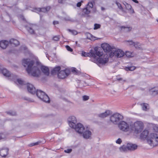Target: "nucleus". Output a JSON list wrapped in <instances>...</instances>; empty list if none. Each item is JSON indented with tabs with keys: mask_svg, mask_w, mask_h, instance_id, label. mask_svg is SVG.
Masks as SVG:
<instances>
[{
	"mask_svg": "<svg viewBox=\"0 0 158 158\" xmlns=\"http://www.w3.org/2000/svg\"><path fill=\"white\" fill-rule=\"evenodd\" d=\"M122 142L121 139L119 138L116 141V143L118 144H120Z\"/></svg>",
	"mask_w": 158,
	"mask_h": 158,
	"instance_id": "48",
	"label": "nucleus"
},
{
	"mask_svg": "<svg viewBox=\"0 0 158 158\" xmlns=\"http://www.w3.org/2000/svg\"><path fill=\"white\" fill-rule=\"evenodd\" d=\"M21 17L23 19V20H25V19L24 18V17H23V16H21Z\"/></svg>",
	"mask_w": 158,
	"mask_h": 158,
	"instance_id": "56",
	"label": "nucleus"
},
{
	"mask_svg": "<svg viewBox=\"0 0 158 158\" xmlns=\"http://www.w3.org/2000/svg\"><path fill=\"white\" fill-rule=\"evenodd\" d=\"M27 100H28V101H30L29 98H28V99H27Z\"/></svg>",
	"mask_w": 158,
	"mask_h": 158,
	"instance_id": "58",
	"label": "nucleus"
},
{
	"mask_svg": "<svg viewBox=\"0 0 158 158\" xmlns=\"http://www.w3.org/2000/svg\"><path fill=\"white\" fill-rule=\"evenodd\" d=\"M36 96L39 98L43 101L47 103L50 102L49 98L45 92L40 90L37 89L35 92Z\"/></svg>",
	"mask_w": 158,
	"mask_h": 158,
	"instance_id": "5",
	"label": "nucleus"
},
{
	"mask_svg": "<svg viewBox=\"0 0 158 158\" xmlns=\"http://www.w3.org/2000/svg\"><path fill=\"white\" fill-rule=\"evenodd\" d=\"M101 10L102 11L104 10H105V8L103 7H101Z\"/></svg>",
	"mask_w": 158,
	"mask_h": 158,
	"instance_id": "54",
	"label": "nucleus"
},
{
	"mask_svg": "<svg viewBox=\"0 0 158 158\" xmlns=\"http://www.w3.org/2000/svg\"><path fill=\"white\" fill-rule=\"evenodd\" d=\"M2 139V137H1V136L0 135V139Z\"/></svg>",
	"mask_w": 158,
	"mask_h": 158,
	"instance_id": "57",
	"label": "nucleus"
},
{
	"mask_svg": "<svg viewBox=\"0 0 158 158\" xmlns=\"http://www.w3.org/2000/svg\"><path fill=\"white\" fill-rule=\"evenodd\" d=\"M34 11L38 13L40 11H42L44 12H47L46 11V9L45 8H35L34 9Z\"/></svg>",
	"mask_w": 158,
	"mask_h": 158,
	"instance_id": "28",
	"label": "nucleus"
},
{
	"mask_svg": "<svg viewBox=\"0 0 158 158\" xmlns=\"http://www.w3.org/2000/svg\"><path fill=\"white\" fill-rule=\"evenodd\" d=\"M87 38L88 39H91V38H90V37L91 38H93V36L92 35L90 34V33H87Z\"/></svg>",
	"mask_w": 158,
	"mask_h": 158,
	"instance_id": "47",
	"label": "nucleus"
},
{
	"mask_svg": "<svg viewBox=\"0 0 158 158\" xmlns=\"http://www.w3.org/2000/svg\"><path fill=\"white\" fill-rule=\"evenodd\" d=\"M66 48L70 52H72L73 51V49H72L68 45H66Z\"/></svg>",
	"mask_w": 158,
	"mask_h": 158,
	"instance_id": "46",
	"label": "nucleus"
},
{
	"mask_svg": "<svg viewBox=\"0 0 158 158\" xmlns=\"http://www.w3.org/2000/svg\"><path fill=\"white\" fill-rule=\"evenodd\" d=\"M101 26L100 25L98 24L95 23L94 25V29H97L100 28Z\"/></svg>",
	"mask_w": 158,
	"mask_h": 158,
	"instance_id": "42",
	"label": "nucleus"
},
{
	"mask_svg": "<svg viewBox=\"0 0 158 158\" xmlns=\"http://www.w3.org/2000/svg\"><path fill=\"white\" fill-rule=\"evenodd\" d=\"M101 46L105 52H109V54L111 52L112 49L114 48H111L109 44L106 43L102 44Z\"/></svg>",
	"mask_w": 158,
	"mask_h": 158,
	"instance_id": "13",
	"label": "nucleus"
},
{
	"mask_svg": "<svg viewBox=\"0 0 158 158\" xmlns=\"http://www.w3.org/2000/svg\"><path fill=\"white\" fill-rule=\"evenodd\" d=\"M68 30L70 32L72 35H76L77 34L78 32H77L75 30H71L69 29H68Z\"/></svg>",
	"mask_w": 158,
	"mask_h": 158,
	"instance_id": "37",
	"label": "nucleus"
},
{
	"mask_svg": "<svg viewBox=\"0 0 158 158\" xmlns=\"http://www.w3.org/2000/svg\"><path fill=\"white\" fill-rule=\"evenodd\" d=\"M96 56L97 55L95 54V57L93 58H91L90 60L92 61L97 64L99 66H100L101 64H104L107 62L108 58L107 56L106 57L102 58L97 57Z\"/></svg>",
	"mask_w": 158,
	"mask_h": 158,
	"instance_id": "8",
	"label": "nucleus"
},
{
	"mask_svg": "<svg viewBox=\"0 0 158 158\" xmlns=\"http://www.w3.org/2000/svg\"><path fill=\"white\" fill-rule=\"evenodd\" d=\"M109 56L112 57L115 56L117 58H121L124 55V52L121 49H117L115 48H113L111 50V52L109 54Z\"/></svg>",
	"mask_w": 158,
	"mask_h": 158,
	"instance_id": "7",
	"label": "nucleus"
},
{
	"mask_svg": "<svg viewBox=\"0 0 158 158\" xmlns=\"http://www.w3.org/2000/svg\"><path fill=\"white\" fill-rule=\"evenodd\" d=\"M135 67L134 66H130L126 67L125 69L126 71H132L135 69Z\"/></svg>",
	"mask_w": 158,
	"mask_h": 158,
	"instance_id": "35",
	"label": "nucleus"
},
{
	"mask_svg": "<svg viewBox=\"0 0 158 158\" xmlns=\"http://www.w3.org/2000/svg\"><path fill=\"white\" fill-rule=\"evenodd\" d=\"M68 122L69 126L73 128L75 127L76 125L77 119L75 116H71L68 118Z\"/></svg>",
	"mask_w": 158,
	"mask_h": 158,
	"instance_id": "10",
	"label": "nucleus"
},
{
	"mask_svg": "<svg viewBox=\"0 0 158 158\" xmlns=\"http://www.w3.org/2000/svg\"><path fill=\"white\" fill-rule=\"evenodd\" d=\"M115 3L117 5V6L118 8H119L120 10H121L123 12H125L123 9L122 6V5L120 3L117 2H116Z\"/></svg>",
	"mask_w": 158,
	"mask_h": 158,
	"instance_id": "31",
	"label": "nucleus"
},
{
	"mask_svg": "<svg viewBox=\"0 0 158 158\" xmlns=\"http://www.w3.org/2000/svg\"><path fill=\"white\" fill-rule=\"evenodd\" d=\"M59 36H55L53 38V40L55 41H57L59 40Z\"/></svg>",
	"mask_w": 158,
	"mask_h": 158,
	"instance_id": "45",
	"label": "nucleus"
},
{
	"mask_svg": "<svg viewBox=\"0 0 158 158\" xmlns=\"http://www.w3.org/2000/svg\"><path fill=\"white\" fill-rule=\"evenodd\" d=\"M53 24L54 25L57 24H59V22L57 21H55L53 22Z\"/></svg>",
	"mask_w": 158,
	"mask_h": 158,
	"instance_id": "53",
	"label": "nucleus"
},
{
	"mask_svg": "<svg viewBox=\"0 0 158 158\" xmlns=\"http://www.w3.org/2000/svg\"><path fill=\"white\" fill-rule=\"evenodd\" d=\"M68 73L66 70L60 71L58 74V76L59 78L63 79L68 75Z\"/></svg>",
	"mask_w": 158,
	"mask_h": 158,
	"instance_id": "17",
	"label": "nucleus"
},
{
	"mask_svg": "<svg viewBox=\"0 0 158 158\" xmlns=\"http://www.w3.org/2000/svg\"><path fill=\"white\" fill-rule=\"evenodd\" d=\"M117 79L119 81L122 80V79L121 78H118Z\"/></svg>",
	"mask_w": 158,
	"mask_h": 158,
	"instance_id": "55",
	"label": "nucleus"
},
{
	"mask_svg": "<svg viewBox=\"0 0 158 158\" xmlns=\"http://www.w3.org/2000/svg\"><path fill=\"white\" fill-rule=\"evenodd\" d=\"M37 26L34 25H33L31 27H28L27 29L28 32L31 34H34L35 30H36Z\"/></svg>",
	"mask_w": 158,
	"mask_h": 158,
	"instance_id": "22",
	"label": "nucleus"
},
{
	"mask_svg": "<svg viewBox=\"0 0 158 158\" xmlns=\"http://www.w3.org/2000/svg\"><path fill=\"white\" fill-rule=\"evenodd\" d=\"M72 151V149H68L66 150H64V152L68 153H71Z\"/></svg>",
	"mask_w": 158,
	"mask_h": 158,
	"instance_id": "44",
	"label": "nucleus"
},
{
	"mask_svg": "<svg viewBox=\"0 0 158 158\" xmlns=\"http://www.w3.org/2000/svg\"><path fill=\"white\" fill-rule=\"evenodd\" d=\"M95 54L97 56L100 57L103 55L102 51H101L98 47H95L94 50H91L89 52H82V56L86 57H91V58H93L95 57Z\"/></svg>",
	"mask_w": 158,
	"mask_h": 158,
	"instance_id": "2",
	"label": "nucleus"
},
{
	"mask_svg": "<svg viewBox=\"0 0 158 158\" xmlns=\"http://www.w3.org/2000/svg\"><path fill=\"white\" fill-rule=\"evenodd\" d=\"M154 130L156 132H158V127L156 126L153 127Z\"/></svg>",
	"mask_w": 158,
	"mask_h": 158,
	"instance_id": "50",
	"label": "nucleus"
},
{
	"mask_svg": "<svg viewBox=\"0 0 158 158\" xmlns=\"http://www.w3.org/2000/svg\"><path fill=\"white\" fill-rule=\"evenodd\" d=\"M157 22H158V20H157Z\"/></svg>",
	"mask_w": 158,
	"mask_h": 158,
	"instance_id": "60",
	"label": "nucleus"
},
{
	"mask_svg": "<svg viewBox=\"0 0 158 158\" xmlns=\"http://www.w3.org/2000/svg\"><path fill=\"white\" fill-rule=\"evenodd\" d=\"M82 134L83 137L86 139H90L92 135L91 132L89 130H86L83 132Z\"/></svg>",
	"mask_w": 158,
	"mask_h": 158,
	"instance_id": "14",
	"label": "nucleus"
},
{
	"mask_svg": "<svg viewBox=\"0 0 158 158\" xmlns=\"http://www.w3.org/2000/svg\"><path fill=\"white\" fill-rule=\"evenodd\" d=\"M83 100L85 101L87 100L89 98V97L88 96L86 95H84L82 97Z\"/></svg>",
	"mask_w": 158,
	"mask_h": 158,
	"instance_id": "43",
	"label": "nucleus"
},
{
	"mask_svg": "<svg viewBox=\"0 0 158 158\" xmlns=\"http://www.w3.org/2000/svg\"><path fill=\"white\" fill-rule=\"evenodd\" d=\"M111 114V111L110 110H106V111L104 113H102L98 114V116L99 117L102 118H104L110 115Z\"/></svg>",
	"mask_w": 158,
	"mask_h": 158,
	"instance_id": "16",
	"label": "nucleus"
},
{
	"mask_svg": "<svg viewBox=\"0 0 158 158\" xmlns=\"http://www.w3.org/2000/svg\"><path fill=\"white\" fill-rule=\"evenodd\" d=\"M123 116L118 113L114 114L110 117L111 122L114 124H117L120 120L122 119Z\"/></svg>",
	"mask_w": 158,
	"mask_h": 158,
	"instance_id": "9",
	"label": "nucleus"
},
{
	"mask_svg": "<svg viewBox=\"0 0 158 158\" xmlns=\"http://www.w3.org/2000/svg\"><path fill=\"white\" fill-rule=\"evenodd\" d=\"M71 71L73 73L77 75H79L81 74L80 72L75 68L72 69Z\"/></svg>",
	"mask_w": 158,
	"mask_h": 158,
	"instance_id": "30",
	"label": "nucleus"
},
{
	"mask_svg": "<svg viewBox=\"0 0 158 158\" xmlns=\"http://www.w3.org/2000/svg\"><path fill=\"white\" fill-rule=\"evenodd\" d=\"M73 128L76 131L80 134L82 133L85 130L84 126L80 123H78L75 125V127Z\"/></svg>",
	"mask_w": 158,
	"mask_h": 158,
	"instance_id": "11",
	"label": "nucleus"
},
{
	"mask_svg": "<svg viewBox=\"0 0 158 158\" xmlns=\"http://www.w3.org/2000/svg\"><path fill=\"white\" fill-rule=\"evenodd\" d=\"M143 128V123L140 121H137L132 125L131 132L134 131L135 133L138 134L142 131Z\"/></svg>",
	"mask_w": 158,
	"mask_h": 158,
	"instance_id": "4",
	"label": "nucleus"
},
{
	"mask_svg": "<svg viewBox=\"0 0 158 158\" xmlns=\"http://www.w3.org/2000/svg\"><path fill=\"white\" fill-rule=\"evenodd\" d=\"M93 7V4L92 2H89L86 7L83 9V12L85 14H89Z\"/></svg>",
	"mask_w": 158,
	"mask_h": 158,
	"instance_id": "12",
	"label": "nucleus"
},
{
	"mask_svg": "<svg viewBox=\"0 0 158 158\" xmlns=\"http://www.w3.org/2000/svg\"><path fill=\"white\" fill-rule=\"evenodd\" d=\"M60 69V66H57L54 68L51 71V73L54 75L56 74H58L59 71Z\"/></svg>",
	"mask_w": 158,
	"mask_h": 158,
	"instance_id": "26",
	"label": "nucleus"
},
{
	"mask_svg": "<svg viewBox=\"0 0 158 158\" xmlns=\"http://www.w3.org/2000/svg\"><path fill=\"white\" fill-rule=\"evenodd\" d=\"M15 78H17V77H16V76H15Z\"/></svg>",
	"mask_w": 158,
	"mask_h": 158,
	"instance_id": "59",
	"label": "nucleus"
},
{
	"mask_svg": "<svg viewBox=\"0 0 158 158\" xmlns=\"http://www.w3.org/2000/svg\"><path fill=\"white\" fill-rule=\"evenodd\" d=\"M2 73L6 77H12L13 75H11L10 72L6 69H4L2 70Z\"/></svg>",
	"mask_w": 158,
	"mask_h": 158,
	"instance_id": "23",
	"label": "nucleus"
},
{
	"mask_svg": "<svg viewBox=\"0 0 158 158\" xmlns=\"http://www.w3.org/2000/svg\"><path fill=\"white\" fill-rule=\"evenodd\" d=\"M40 143V142H36L34 143H32V144H31V146H33L34 145H38V144H39V143Z\"/></svg>",
	"mask_w": 158,
	"mask_h": 158,
	"instance_id": "51",
	"label": "nucleus"
},
{
	"mask_svg": "<svg viewBox=\"0 0 158 158\" xmlns=\"http://www.w3.org/2000/svg\"><path fill=\"white\" fill-rule=\"evenodd\" d=\"M83 2L82 1H81L80 2H78L77 4V6L78 7H80L81 6V3Z\"/></svg>",
	"mask_w": 158,
	"mask_h": 158,
	"instance_id": "49",
	"label": "nucleus"
},
{
	"mask_svg": "<svg viewBox=\"0 0 158 158\" xmlns=\"http://www.w3.org/2000/svg\"><path fill=\"white\" fill-rule=\"evenodd\" d=\"M148 133V130H144L140 135L141 139H146L147 140V138L149 135Z\"/></svg>",
	"mask_w": 158,
	"mask_h": 158,
	"instance_id": "19",
	"label": "nucleus"
},
{
	"mask_svg": "<svg viewBox=\"0 0 158 158\" xmlns=\"http://www.w3.org/2000/svg\"><path fill=\"white\" fill-rule=\"evenodd\" d=\"M41 69L42 72L46 75L48 76L49 74V69L48 67L45 66H42Z\"/></svg>",
	"mask_w": 158,
	"mask_h": 158,
	"instance_id": "20",
	"label": "nucleus"
},
{
	"mask_svg": "<svg viewBox=\"0 0 158 158\" xmlns=\"http://www.w3.org/2000/svg\"><path fill=\"white\" fill-rule=\"evenodd\" d=\"M124 4L125 5V7L127 9L129 10H131V11L132 10V13H134V10L133 9L131 10L132 6L131 5L127 3V2H125V4Z\"/></svg>",
	"mask_w": 158,
	"mask_h": 158,
	"instance_id": "29",
	"label": "nucleus"
},
{
	"mask_svg": "<svg viewBox=\"0 0 158 158\" xmlns=\"http://www.w3.org/2000/svg\"><path fill=\"white\" fill-rule=\"evenodd\" d=\"M126 42H128L129 43V44H127L129 45H131V46H134V45L135 43V42H133L132 40H126L125 41Z\"/></svg>",
	"mask_w": 158,
	"mask_h": 158,
	"instance_id": "33",
	"label": "nucleus"
},
{
	"mask_svg": "<svg viewBox=\"0 0 158 158\" xmlns=\"http://www.w3.org/2000/svg\"><path fill=\"white\" fill-rule=\"evenodd\" d=\"M6 113L11 116H15L16 115V113L14 111H10L6 112Z\"/></svg>",
	"mask_w": 158,
	"mask_h": 158,
	"instance_id": "36",
	"label": "nucleus"
},
{
	"mask_svg": "<svg viewBox=\"0 0 158 158\" xmlns=\"http://www.w3.org/2000/svg\"><path fill=\"white\" fill-rule=\"evenodd\" d=\"M16 81L18 82V83L21 85H23L25 84L24 82V81H23L21 79H17Z\"/></svg>",
	"mask_w": 158,
	"mask_h": 158,
	"instance_id": "39",
	"label": "nucleus"
},
{
	"mask_svg": "<svg viewBox=\"0 0 158 158\" xmlns=\"http://www.w3.org/2000/svg\"><path fill=\"white\" fill-rule=\"evenodd\" d=\"M121 30L125 32H128L131 31L132 30V27H125L124 26H121L120 27Z\"/></svg>",
	"mask_w": 158,
	"mask_h": 158,
	"instance_id": "25",
	"label": "nucleus"
},
{
	"mask_svg": "<svg viewBox=\"0 0 158 158\" xmlns=\"http://www.w3.org/2000/svg\"><path fill=\"white\" fill-rule=\"evenodd\" d=\"M45 9H46V12H47L50 10V6H47L46 8H45Z\"/></svg>",
	"mask_w": 158,
	"mask_h": 158,
	"instance_id": "52",
	"label": "nucleus"
},
{
	"mask_svg": "<svg viewBox=\"0 0 158 158\" xmlns=\"http://www.w3.org/2000/svg\"><path fill=\"white\" fill-rule=\"evenodd\" d=\"M22 64L25 67L29 74L34 77H38L40 73V69L37 66H34V61L29 59H24L22 60Z\"/></svg>",
	"mask_w": 158,
	"mask_h": 158,
	"instance_id": "1",
	"label": "nucleus"
},
{
	"mask_svg": "<svg viewBox=\"0 0 158 158\" xmlns=\"http://www.w3.org/2000/svg\"><path fill=\"white\" fill-rule=\"evenodd\" d=\"M27 87L28 91L30 93L32 94H34L35 93V88L32 85L28 83L27 85Z\"/></svg>",
	"mask_w": 158,
	"mask_h": 158,
	"instance_id": "15",
	"label": "nucleus"
},
{
	"mask_svg": "<svg viewBox=\"0 0 158 158\" xmlns=\"http://www.w3.org/2000/svg\"><path fill=\"white\" fill-rule=\"evenodd\" d=\"M8 151L7 148L2 149L0 151V155L2 157H5L7 154Z\"/></svg>",
	"mask_w": 158,
	"mask_h": 158,
	"instance_id": "24",
	"label": "nucleus"
},
{
	"mask_svg": "<svg viewBox=\"0 0 158 158\" xmlns=\"http://www.w3.org/2000/svg\"><path fill=\"white\" fill-rule=\"evenodd\" d=\"M134 46L137 49L141 48L140 44L138 42H135Z\"/></svg>",
	"mask_w": 158,
	"mask_h": 158,
	"instance_id": "38",
	"label": "nucleus"
},
{
	"mask_svg": "<svg viewBox=\"0 0 158 158\" xmlns=\"http://www.w3.org/2000/svg\"><path fill=\"white\" fill-rule=\"evenodd\" d=\"M147 142L151 146L154 147L158 145V135L154 133L149 134L147 138Z\"/></svg>",
	"mask_w": 158,
	"mask_h": 158,
	"instance_id": "3",
	"label": "nucleus"
},
{
	"mask_svg": "<svg viewBox=\"0 0 158 158\" xmlns=\"http://www.w3.org/2000/svg\"><path fill=\"white\" fill-rule=\"evenodd\" d=\"M9 44V42L5 40L0 41V47L2 49H5Z\"/></svg>",
	"mask_w": 158,
	"mask_h": 158,
	"instance_id": "21",
	"label": "nucleus"
},
{
	"mask_svg": "<svg viewBox=\"0 0 158 158\" xmlns=\"http://www.w3.org/2000/svg\"><path fill=\"white\" fill-rule=\"evenodd\" d=\"M142 106L143 110H146L147 109V107L148 105L147 103H143L141 104Z\"/></svg>",
	"mask_w": 158,
	"mask_h": 158,
	"instance_id": "34",
	"label": "nucleus"
},
{
	"mask_svg": "<svg viewBox=\"0 0 158 158\" xmlns=\"http://www.w3.org/2000/svg\"><path fill=\"white\" fill-rule=\"evenodd\" d=\"M127 147L128 150L131 151H134L137 148V146L135 144L131 143H128L127 144Z\"/></svg>",
	"mask_w": 158,
	"mask_h": 158,
	"instance_id": "18",
	"label": "nucleus"
},
{
	"mask_svg": "<svg viewBox=\"0 0 158 158\" xmlns=\"http://www.w3.org/2000/svg\"><path fill=\"white\" fill-rule=\"evenodd\" d=\"M125 55L128 57H131L132 56V53L130 52H126L125 53Z\"/></svg>",
	"mask_w": 158,
	"mask_h": 158,
	"instance_id": "40",
	"label": "nucleus"
},
{
	"mask_svg": "<svg viewBox=\"0 0 158 158\" xmlns=\"http://www.w3.org/2000/svg\"><path fill=\"white\" fill-rule=\"evenodd\" d=\"M151 92L152 93V94L154 95L158 94V90H155L154 89H152L151 90Z\"/></svg>",
	"mask_w": 158,
	"mask_h": 158,
	"instance_id": "41",
	"label": "nucleus"
},
{
	"mask_svg": "<svg viewBox=\"0 0 158 158\" xmlns=\"http://www.w3.org/2000/svg\"><path fill=\"white\" fill-rule=\"evenodd\" d=\"M10 43L12 44H14L15 46H17L19 45V42L17 40L12 39L10 40L9 41Z\"/></svg>",
	"mask_w": 158,
	"mask_h": 158,
	"instance_id": "27",
	"label": "nucleus"
},
{
	"mask_svg": "<svg viewBox=\"0 0 158 158\" xmlns=\"http://www.w3.org/2000/svg\"><path fill=\"white\" fill-rule=\"evenodd\" d=\"M131 125L129 123L122 121L119 122L118 124V127L121 131L124 132H131Z\"/></svg>",
	"mask_w": 158,
	"mask_h": 158,
	"instance_id": "6",
	"label": "nucleus"
},
{
	"mask_svg": "<svg viewBox=\"0 0 158 158\" xmlns=\"http://www.w3.org/2000/svg\"><path fill=\"white\" fill-rule=\"evenodd\" d=\"M127 146H123L121 147L120 148V150L121 152H125L127 150Z\"/></svg>",
	"mask_w": 158,
	"mask_h": 158,
	"instance_id": "32",
	"label": "nucleus"
}]
</instances>
